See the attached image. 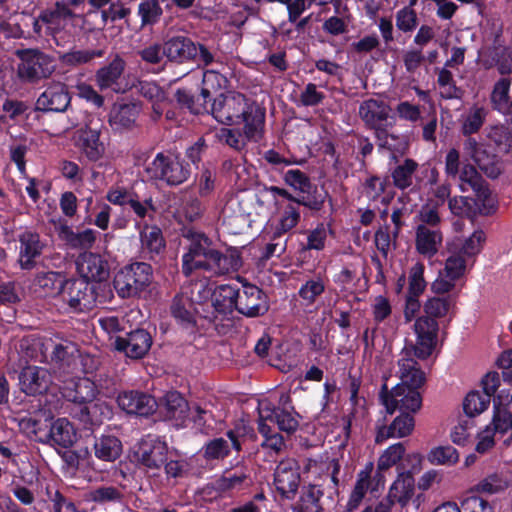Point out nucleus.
<instances>
[{
  "instance_id": "obj_20",
  "label": "nucleus",
  "mask_w": 512,
  "mask_h": 512,
  "mask_svg": "<svg viewBox=\"0 0 512 512\" xmlns=\"http://www.w3.org/2000/svg\"><path fill=\"white\" fill-rule=\"evenodd\" d=\"M119 407L127 414L147 417L157 409L156 399L138 390L123 391L117 397Z\"/></svg>"
},
{
  "instance_id": "obj_50",
  "label": "nucleus",
  "mask_w": 512,
  "mask_h": 512,
  "mask_svg": "<svg viewBox=\"0 0 512 512\" xmlns=\"http://www.w3.org/2000/svg\"><path fill=\"white\" fill-rule=\"evenodd\" d=\"M488 138L494 145V149L500 154L512 153V131L503 126H494L491 128Z\"/></svg>"
},
{
  "instance_id": "obj_11",
  "label": "nucleus",
  "mask_w": 512,
  "mask_h": 512,
  "mask_svg": "<svg viewBox=\"0 0 512 512\" xmlns=\"http://www.w3.org/2000/svg\"><path fill=\"white\" fill-rule=\"evenodd\" d=\"M75 264L79 278L93 285H109L110 263L106 255L85 251L78 255Z\"/></svg>"
},
{
  "instance_id": "obj_52",
  "label": "nucleus",
  "mask_w": 512,
  "mask_h": 512,
  "mask_svg": "<svg viewBox=\"0 0 512 512\" xmlns=\"http://www.w3.org/2000/svg\"><path fill=\"white\" fill-rule=\"evenodd\" d=\"M489 397L477 390L470 391L463 400L464 413L472 418L484 412L490 404Z\"/></svg>"
},
{
  "instance_id": "obj_13",
  "label": "nucleus",
  "mask_w": 512,
  "mask_h": 512,
  "mask_svg": "<svg viewBox=\"0 0 512 512\" xmlns=\"http://www.w3.org/2000/svg\"><path fill=\"white\" fill-rule=\"evenodd\" d=\"M270 308L266 293L255 284L244 283L239 288L236 311L247 317L257 318L265 315Z\"/></svg>"
},
{
  "instance_id": "obj_36",
  "label": "nucleus",
  "mask_w": 512,
  "mask_h": 512,
  "mask_svg": "<svg viewBox=\"0 0 512 512\" xmlns=\"http://www.w3.org/2000/svg\"><path fill=\"white\" fill-rule=\"evenodd\" d=\"M67 277L59 271H41L35 275L34 286L41 291L44 296H60Z\"/></svg>"
},
{
  "instance_id": "obj_35",
  "label": "nucleus",
  "mask_w": 512,
  "mask_h": 512,
  "mask_svg": "<svg viewBox=\"0 0 512 512\" xmlns=\"http://www.w3.org/2000/svg\"><path fill=\"white\" fill-rule=\"evenodd\" d=\"M324 495L320 486L309 484L301 488L298 500L291 505L293 512H324L321 501Z\"/></svg>"
},
{
  "instance_id": "obj_54",
  "label": "nucleus",
  "mask_w": 512,
  "mask_h": 512,
  "mask_svg": "<svg viewBox=\"0 0 512 512\" xmlns=\"http://www.w3.org/2000/svg\"><path fill=\"white\" fill-rule=\"evenodd\" d=\"M475 202L469 196H454L448 200V208L451 213L458 217L473 219L476 217L474 209Z\"/></svg>"
},
{
  "instance_id": "obj_1",
  "label": "nucleus",
  "mask_w": 512,
  "mask_h": 512,
  "mask_svg": "<svg viewBox=\"0 0 512 512\" xmlns=\"http://www.w3.org/2000/svg\"><path fill=\"white\" fill-rule=\"evenodd\" d=\"M181 236L188 241L182 256V273L188 277L196 270H203L215 276L235 273L242 267L241 252L236 247L224 252L216 249L213 241L192 226H183Z\"/></svg>"
},
{
  "instance_id": "obj_58",
  "label": "nucleus",
  "mask_w": 512,
  "mask_h": 512,
  "mask_svg": "<svg viewBox=\"0 0 512 512\" xmlns=\"http://www.w3.org/2000/svg\"><path fill=\"white\" fill-rule=\"evenodd\" d=\"M140 60L148 65L163 66L165 49L163 43L154 42L137 51Z\"/></svg>"
},
{
  "instance_id": "obj_26",
  "label": "nucleus",
  "mask_w": 512,
  "mask_h": 512,
  "mask_svg": "<svg viewBox=\"0 0 512 512\" xmlns=\"http://www.w3.org/2000/svg\"><path fill=\"white\" fill-rule=\"evenodd\" d=\"M415 427L414 415L400 412L389 425L377 428L375 443L382 444L390 438H404L412 434Z\"/></svg>"
},
{
  "instance_id": "obj_6",
  "label": "nucleus",
  "mask_w": 512,
  "mask_h": 512,
  "mask_svg": "<svg viewBox=\"0 0 512 512\" xmlns=\"http://www.w3.org/2000/svg\"><path fill=\"white\" fill-rule=\"evenodd\" d=\"M61 394L67 401L81 406L79 419L84 422L85 425L96 424L91 416L90 407L88 406V404L94 401L98 394L94 381L87 377L72 378L64 382V385L61 387Z\"/></svg>"
},
{
  "instance_id": "obj_38",
  "label": "nucleus",
  "mask_w": 512,
  "mask_h": 512,
  "mask_svg": "<svg viewBox=\"0 0 512 512\" xmlns=\"http://www.w3.org/2000/svg\"><path fill=\"white\" fill-rule=\"evenodd\" d=\"M140 242L143 252L149 254L150 259L160 255L166 247L162 230L157 225L145 224L140 231Z\"/></svg>"
},
{
  "instance_id": "obj_53",
  "label": "nucleus",
  "mask_w": 512,
  "mask_h": 512,
  "mask_svg": "<svg viewBox=\"0 0 512 512\" xmlns=\"http://www.w3.org/2000/svg\"><path fill=\"white\" fill-rule=\"evenodd\" d=\"M510 86L511 79L508 77L500 78L493 86L490 98L494 109L499 112L507 111Z\"/></svg>"
},
{
  "instance_id": "obj_44",
  "label": "nucleus",
  "mask_w": 512,
  "mask_h": 512,
  "mask_svg": "<svg viewBox=\"0 0 512 512\" xmlns=\"http://www.w3.org/2000/svg\"><path fill=\"white\" fill-rule=\"evenodd\" d=\"M137 15L141 20V28L153 27L163 16V8L159 0H141L138 4Z\"/></svg>"
},
{
  "instance_id": "obj_23",
  "label": "nucleus",
  "mask_w": 512,
  "mask_h": 512,
  "mask_svg": "<svg viewBox=\"0 0 512 512\" xmlns=\"http://www.w3.org/2000/svg\"><path fill=\"white\" fill-rule=\"evenodd\" d=\"M390 111L387 103L373 98L363 101L359 106V116L368 129L395 121Z\"/></svg>"
},
{
  "instance_id": "obj_40",
  "label": "nucleus",
  "mask_w": 512,
  "mask_h": 512,
  "mask_svg": "<svg viewBox=\"0 0 512 512\" xmlns=\"http://www.w3.org/2000/svg\"><path fill=\"white\" fill-rule=\"evenodd\" d=\"M121 453L122 443L116 436L102 435L95 438L94 454L98 459L113 462L120 457Z\"/></svg>"
},
{
  "instance_id": "obj_55",
  "label": "nucleus",
  "mask_w": 512,
  "mask_h": 512,
  "mask_svg": "<svg viewBox=\"0 0 512 512\" xmlns=\"http://www.w3.org/2000/svg\"><path fill=\"white\" fill-rule=\"evenodd\" d=\"M103 50H72L60 56L63 64L68 66H77L91 62L95 58L102 57Z\"/></svg>"
},
{
  "instance_id": "obj_33",
  "label": "nucleus",
  "mask_w": 512,
  "mask_h": 512,
  "mask_svg": "<svg viewBox=\"0 0 512 512\" xmlns=\"http://www.w3.org/2000/svg\"><path fill=\"white\" fill-rule=\"evenodd\" d=\"M51 363L64 372H73L78 364L79 350L71 341L53 344L50 354Z\"/></svg>"
},
{
  "instance_id": "obj_34",
  "label": "nucleus",
  "mask_w": 512,
  "mask_h": 512,
  "mask_svg": "<svg viewBox=\"0 0 512 512\" xmlns=\"http://www.w3.org/2000/svg\"><path fill=\"white\" fill-rule=\"evenodd\" d=\"M415 481L410 471L400 472L391 485L387 497L384 499L391 505L398 503L405 507L414 495Z\"/></svg>"
},
{
  "instance_id": "obj_60",
  "label": "nucleus",
  "mask_w": 512,
  "mask_h": 512,
  "mask_svg": "<svg viewBox=\"0 0 512 512\" xmlns=\"http://www.w3.org/2000/svg\"><path fill=\"white\" fill-rule=\"evenodd\" d=\"M485 117L486 111L483 107H472L462 124L463 135L470 136L477 133L483 126Z\"/></svg>"
},
{
  "instance_id": "obj_37",
  "label": "nucleus",
  "mask_w": 512,
  "mask_h": 512,
  "mask_svg": "<svg viewBox=\"0 0 512 512\" xmlns=\"http://www.w3.org/2000/svg\"><path fill=\"white\" fill-rule=\"evenodd\" d=\"M442 243V233L439 229L418 225L416 228L415 244L417 251L425 256H433Z\"/></svg>"
},
{
  "instance_id": "obj_5",
  "label": "nucleus",
  "mask_w": 512,
  "mask_h": 512,
  "mask_svg": "<svg viewBox=\"0 0 512 512\" xmlns=\"http://www.w3.org/2000/svg\"><path fill=\"white\" fill-rule=\"evenodd\" d=\"M30 21L35 36L51 37L58 46H63L66 27L73 24L74 19L55 3L41 10L37 17H31Z\"/></svg>"
},
{
  "instance_id": "obj_47",
  "label": "nucleus",
  "mask_w": 512,
  "mask_h": 512,
  "mask_svg": "<svg viewBox=\"0 0 512 512\" xmlns=\"http://www.w3.org/2000/svg\"><path fill=\"white\" fill-rule=\"evenodd\" d=\"M300 205L296 202H289L283 207L279 222L276 226L277 234H284L295 228L301 218Z\"/></svg>"
},
{
  "instance_id": "obj_45",
  "label": "nucleus",
  "mask_w": 512,
  "mask_h": 512,
  "mask_svg": "<svg viewBox=\"0 0 512 512\" xmlns=\"http://www.w3.org/2000/svg\"><path fill=\"white\" fill-rule=\"evenodd\" d=\"M328 197V191L324 188H318L317 185L312 183L308 191L301 192V195L296 196V200L293 202L298 203L300 206L307 207L312 211H320Z\"/></svg>"
},
{
  "instance_id": "obj_41",
  "label": "nucleus",
  "mask_w": 512,
  "mask_h": 512,
  "mask_svg": "<svg viewBox=\"0 0 512 512\" xmlns=\"http://www.w3.org/2000/svg\"><path fill=\"white\" fill-rule=\"evenodd\" d=\"M418 166V163L412 158H405L402 163L396 165L390 173L393 186L401 191L410 188Z\"/></svg>"
},
{
  "instance_id": "obj_24",
  "label": "nucleus",
  "mask_w": 512,
  "mask_h": 512,
  "mask_svg": "<svg viewBox=\"0 0 512 512\" xmlns=\"http://www.w3.org/2000/svg\"><path fill=\"white\" fill-rule=\"evenodd\" d=\"M163 45L166 60L169 62L183 64L194 60L197 56V46L187 36H172L166 39Z\"/></svg>"
},
{
  "instance_id": "obj_10",
  "label": "nucleus",
  "mask_w": 512,
  "mask_h": 512,
  "mask_svg": "<svg viewBox=\"0 0 512 512\" xmlns=\"http://www.w3.org/2000/svg\"><path fill=\"white\" fill-rule=\"evenodd\" d=\"M251 100L242 93H234L225 96L221 93L213 99L210 105L211 114L220 123L225 125H239L240 117L243 118L245 110Z\"/></svg>"
},
{
  "instance_id": "obj_14",
  "label": "nucleus",
  "mask_w": 512,
  "mask_h": 512,
  "mask_svg": "<svg viewBox=\"0 0 512 512\" xmlns=\"http://www.w3.org/2000/svg\"><path fill=\"white\" fill-rule=\"evenodd\" d=\"M153 338L144 328H135L126 332L125 336H116L113 347L132 360L143 359L151 349Z\"/></svg>"
},
{
  "instance_id": "obj_32",
  "label": "nucleus",
  "mask_w": 512,
  "mask_h": 512,
  "mask_svg": "<svg viewBox=\"0 0 512 512\" xmlns=\"http://www.w3.org/2000/svg\"><path fill=\"white\" fill-rule=\"evenodd\" d=\"M141 106L137 103L115 104L110 111L109 123L113 130H130L135 126Z\"/></svg>"
},
{
  "instance_id": "obj_63",
  "label": "nucleus",
  "mask_w": 512,
  "mask_h": 512,
  "mask_svg": "<svg viewBox=\"0 0 512 512\" xmlns=\"http://www.w3.org/2000/svg\"><path fill=\"white\" fill-rule=\"evenodd\" d=\"M451 306L450 297H432L429 298L424 304V312L426 315L423 317H431L433 319L444 317Z\"/></svg>"
},
{
  "instance_id": "obj_9",
  "label": "nucleus",
  "mask_w": 512,
  "mask_h": 512,
  "mask_svg": "<svg viewBox=\"0 0 512 512\" xmlns=\"http://www.w3.org/2000/svg\"><path fill=\"white\" fill-rule=\"evenodd\" d=\"M379 396L388 414L399 410L414 415L422 407L423 399L420 391L407 388L405 385H396L389 390L387 384L384 383Z\"/></svg>"
},
{
  "instance_id": "obj_3",
  "label": "nucleus",
  "mask_w": 512,
  "mask_h": 512,
  "mask_svg": "<svg viewBox=\"0 0 512 512\" xmlns=\"http://www.w3.org/2000/svg\"><path fill=\"white\" fill-rule=\"evenodd\" d=\"M145 172L151 181L161 182L168 187H177L191 176V165L180 152L172 149L158 152L146 166Z\"/></svg>"
},
{
  "instance_id": "obj_56",
  "label": "nucleus",
  "mask_w": 512,
  "mask_h": 512,
  "mask_svg": "<svg viewBox=\"0 0 512 512\" xmlns=\"http://www.w3.org/2000/svg\"><path fill=\"white\" fill-rule=\"evenodd\" d=\"M203 457L207 461L223 460L230 455L229 443L224 438H214L208 441L202 448Z\"/></svg>"
},
{
  "instance_id": "obj_12",
  "label": "nucleus",
  "mask_w": 512,
  "mask_h": 512,
  "mask_svg": "<svg viewBox=\"0 0 512 512\" xmlns=\"http://www.w3.org/2000/svg\"><path fill=\"white\" fill-rule=\"evenodd\" d=\"M170 314L178 326L189 334H195L198 331L197 317L203 318L205 308L200 310L195 305L193 296H190L187 292H180L172 299Z\"/></svg>"
},
{
  "instance_id": "obj_42",
  "label": "nucleus",
  "mask_w": 512,
  "mask_h": 512,
  "mask_svg": "<svg viewBox=\"0 0 512 512\" xmlns=\"http://www.w3.org/2000/svg\"><path fill=\"white\" fill-rule=\"evenodd\" d=\"M475 197H472L475 205L476 215L489 216L496 212L498 201L489 188V184L485 181L483 184L473 190Z\"/></svg>"
},
{
  "instance_id": "obj_46",
  "label": "nucleus",
  "mask_w": 512,
  "mask_h": 512,
  "mask_svg": "<svg viewBox=\"0 0 512 512\" xmlns=\"http://www.w3.org/2000/svg\"><path fill=\"white\" fill-rule=\"evenodd\" d=\"M427 460L432 465L453 466L459 461V453L451 445H440L428 452Z\"/></svg>"
},
{
  "instance_id": "obj_21",
  "label": "nucleus",
  "mask_w": 512,
  "mask_h": 512,
  "mask_svg": "<svg viewBox=\"0 0 512 512\" xmlns=\"http://www.w3.org/2000/svg\"><path fill=\"white\" fill-rule=\"evenodd\" d=\"M71 103L68 88L63 83L48 86L37 98L35 108L41 112H65Z\"/></svg>"
},
{
  "instance_id": "obj_25",
  "label": "nucleus",
  "mask_w": 512,
  "mask_h": 512,
  "mask_svg": "<svg viewBox=\"0 0 512 512\" xmlns=\"http://www.w3.org/2000/svg\"><path fill=\"white\" fill-rule=\"evenodd\" d=\"M266 110L255 101H251L245 115L240 117L239 125L243 124V135L247 141L258 142L264 134Z\"/></svg>"
},
{
  "instance_id": "obj_59",
  "label": "nucleus",
  "mask_w": 512,
  "mask_h": 512,
  "mask_svg": "<svg viewBox=\"0 0 512 512\" xmlns=\"http://www.w3.org/2000/svg\"><path fill=\"white\" fill-rule=\"evenodd\" d=\"M508 487L507 480L498 473H493L482 479L475 486V491L480 494H496L506 490Z\"/></svg>"
},
{
  "instance_id": "obj_51",
  "label": "nucleus",
  "mask_w": 512,
  "mask_h": 512,
  "mask_svg": "<svg viewBox=\"0 0 512 512\" xmlns=\"http://www.w3.org/2000/svg\"><path fill=\"white\" fill-rule=\"evenodd\" d=\"M249 474L247 469L243 467L234 471H226L224 475L217 481L219 489L227 490H240L248 485Z\"/></svg>"
},
{
  "instance_id": "obj_27",
  "label": "nucleus",
  "mask_w": 512,
  "mask_h": 512,
  "mask_svg": "<svg viewBox=\"0 0 512 512\" xmlns=\"http://www.w3.org/2000/svg\"><path fill=\"white\" fill-rule=\"evenodd\" d=\"M291 409L293 412L286 408L266 405L260 410L258 420L276 424L280 431L292 434L298 429L299 421L296 416H299V414L294 411L293 407Z\"/></svg>"
},
{
  "instance_id": "obj_43",
  "label": "nucleus",
  "mask_w": 512,
  "mask_h": 512,
  "mask_svg": "<svg viewBox=\"0 0 512 512\" xmlns=\"http://www.w3.org/2000/svg\"><path fill=\"white\" fill-rule=\"evenodd\" d=\"M81 149L87 159L96 162L102 158L105 152L104 144L100 141V132L94 129H86L80 135Z\"/></svg>"
},
{
  "instance_id": "obj_31",
  "label": "nucleus",
  "mask_w": 512,
  "mask_h": 512,
  "mask_svg": "<svg viewBox=\"0 0 512 512\" xmlns=\"http://www.w3.org/2000/svg\"><path fill=\"white\" fill-rule=\"evenodd\" d=\"M125 66V61L117 55L107 65L99 68L95 74V81L100 90L111 89L116 93L123 91L120 86V79Z\"/></svg>"
},
{
  "instance_id": "obj_61",
  "label": "nucleus",
  "mask_w": 512,
  "mask_h": 512,
  "mask_svg": "<svg viewBox=\"0 0 512 512\" xmlns=\"http://www.w3.org/2000/svg\"><path fill=\"white\" fill-rule=\"evenodd\" d=\"M405 451L406 448L402 442L390 445L378 459L379 470H388L396 465L404 456Z\"/></svg>"
},
{
  "instance_id": "obj_15",
  "label": "nucleus",
  "mask_w": 512,
  "mask_h": 512,
  "mask_svg": "<svg viewBox=\"0 0 512 512\" xmlns=\"http://www.w3.org/2000/svg\"><path fill=\"white\" fill-rule=\"evenodd\" d=\"M54 417L45 412H34L27 414H18L14 421L18 428L29 440L47 445L50 439L51 426Z\"/></svg>"
},
{
  "instance_id": "obj_22",
  "label": "nucleus",
  "mask_w": 512,
  "mask_h": 512,
  "mask_svg": "<svg viewBox=\"0 0 512 512\" xmlns=\"http://www.w3.org/2000/svg\"><path fill=\"white\" fill-rule=\"evenodd\" d=\"M19 256L18 263L22 270H32L37 266L41 257L44 243L36 232L25 231L19 235Z\"/></svg>"
},
{
  "instance_id": "obj_2",
  "label": "nucleus",
  "mask_w": 512,
  "mask_h": 512,
  "mask_svg": "<svg viewBox=\"0 0 512 512\" xmlns=\"http://www.w3.org/2000/svg\"><path fill=\"white\" fill-rule=\"evenodd\" d=\"M60 296L73 313L89 311L96 303H109L114 298L110 285H93L81 278H67Z\"/></svg>"
},
{
  "instance_id": "obj_48",
  "label": "nucleus",
  "mask_w": 512,
  "mask_h": 512,
  "mask_svg": "<svg viewBox=\"0 0 512 512\" xmlns=\"http://www.w3.org/2000/svg\"><path fill=\"white\" fill-rule=\"evenodd\" d=\"M63 233L66 243L74 249H89L96 241V232L92 229L74 232L69 227H65Z\"/></svg>"
},
{
  "instance_id": "obj_64",
  "label": "nucleus",
  "mask_w": 512,
  "mask_h": 512,
  "mask_svg": "<svg viewBox=\"0 0 512 512\" xmlns=\"http://www.w3.org/2000/svg\"><path fill=\"white\" fill-rule=\"evenodd\" d=\"M325 291V284L323 280L318 277L316 279H309L301 285L298 294L307 305H312L318 296Z\"/></svg>"
},
{
  "instance_id": "obj_7",
  "label": "nucleus",
  "mask_w": 512,
  "mask_h": 512,
  "mask_svg": "<svg viewBox=\"0 0 512 512\" xmlns=\"http://www.w3.org/2000/svg\"><path fill=\"white\" fill-rule=\"evenodd\" d=\"M167 442L158 435L147 434L135 446L134 457L139 467L159 471L168 459Z\"/></svg>"
},
{
  "instance_id": "obj_8",
  "label": "nucleus",
  "mask_w": 512,
  "mask_h": 512,
  "mask_svg": "<svg viewBox=\"0 0 512 512\" xmlns=\"http://www.w3.org/2000/svg\"><path fill=\"white\" fill-rule=\"evenodd\" d=\"M20 63L18 76L20 79L35 83L48 78L54 71L55 65L52 57L38 49H26L18 52Z\"/></svg>"
},
{
  "instance_id": "obj_17",
  "label": "nucleus",
  "mask_w": 512,
  "mask_h": 512,
  "mask_svg": "<svg viewBox=\"0 0 512 512\" xmlns=\"http://www.w3.org/2000/svg\"><path fill=\"white\" fill-rule=\"evenodd\" d=\"M301 482L300 466L295 459L280 461L274 471V486L283 499L295 498Z\"/></svg>"
},
{
  "instance_id": "obj_62",
  "label": "nucleus",
  "mask_w": 512,
  "mask_h": 512,
  "mask_svg": "<svg viewBox=\"0 0 512 512\" xmlns=\"http://www.w3.org/2000/svg\"><path fill=\"white\" fill-rule=\"evenodd\" d=\"M424 270L425 266L421 262H417L411 267L408 277V294L420 296L424 292L426 288Z\"/></svg>"
},
{
  "instance_id": "obj_30",
  "label": "nucleus",
  "mask_w": 512,
  "mask_h": 512,
  "mask_svg": "<svg viewBox=\"0 0 512 512\" xmlns=\"http://www.w3.org/2000/svg\"><path fill=\"white\" fill-rule=\"evenodd\" d=\"M48 446L53 447L58 454L60 449H70L77 441V431L67 418L53 420Z\"/></svg>"
},
{
  "instance_id": "obj_29",
  "label": "nucleus",
  "mask_w": 512,
  "mask_h": 512,
  "mask_svg": "<svg viewBox=\"0 0 512 512\" xmlns=\"http://www.w3.org/2000/svg\"><path fill=\"white\" fill-rule=\"evenodd\" d=\"M189 412L187 400L178 391H170L164 396L161 414L165 420L174 421L177 427H184Z\"/></svg>"
},
{
  "instance_id": "obj_39",
  "label": "nucleus",
  "mask_w": 512,
  "mask_h": 512,
  "mask_svg": "<svg viewBox=\"0 0 512 512\" xmlns=\"http://www.w3.org/2000/svg\"><path fill=\"white\" fill-rule=\"evenodd\" d=\"M125 495L119 487L113 485H100L90 489L85 494L87 502H93L98 505L121 504Z\"/></svg>"
},
{
  "instance_id": "obj_28",
  "label": "nucleus",
  "mask_w": 512,
  "mask_h": 512,
  "mask_svg": "<svg viewBox=\"0 0 512 512\" xmlns=\"http://www.w3.org/2000/svg\"><path fill=\"white\" fill-rule=\"evenodd\" d=\"M403 353H405V356L398 361L401 382L397 385H405L407 388L419 391L426 382L425 373L417 360L410 356L407 346H405Z\"/></svg>"
},
{
  "instance_id": "obj_57",
  "label": "nucleus",
  "mask_w": 512,
  "mask_h": 512,
  "mask_svg": "<svg viewBox=\"0 0 512 512\" xmlns=\"http://www.w3.org/2000/svg\"><path fill=\"white\" fill-rule=\"evenodd\" d=\"M258 431L264 437L262 447L269 448L275 453H279L283 450L285 447L283 436L275 432L268 423L258 420Z\"/></svg>"
},
{
  "instance_id": "obj_4",
  "label": "nucleus",
  "mask_w": 512,
  "mask_h": 512,
  "mask_svg": "<svg viewBox=\"0 0 512 512\" xmlns=\"http://www.w3.org/2000/svg\"><path fill=\"white\" fill-rule=\"evenodd\" d=\"M153 269L146 262H133L122 267L114 276L113 287L122 299L140 297L152 283Z\"/></svg>"
},
{
  "instance_id": "obj_49",
  "label": "nucleus",
  "mask_w": 512,
  "mask_h": 512,
  "mask_svg": "<svg viewBox=\"0 0 512 512\" xmlns=\"http://www.w3.org/2000/svg\"><path fill=\"white\" fill-rule=\"evenodd\" d=\"M473 161L491 179H496L501 174V162L498 156L489 153L485 148L481 152H477Z\"/></svg>"
},
{
  "instance_id": "obj_16",
  "label": "nucleus",
  "mask_w": 512,
  "mask_h": 512,
  "mask_svg": "<svg viewBox=\"0 0 512 512\" xmlns=\"http://www.w3.org/2000/svg\"><path fill=\"white\" fill-rule=\"evenodd\" d=\"M237 296H239V288L235 285L222 284L215 287L210 309H205L203 319L216 322L219 316H221L220 320H223L232 315L236 311Z\"/></svg>"
},
{
  "instance_id": "obj_18",
  "label": "nucleus",
  "mask_w": 512,
  "mask_h": 512,
  "mask_svg": "<svg viewBox=\"0 0 512 512\" xmlns=\"http://www.w3.org/2000/svg\"><path fill=\"white\" fill-rule=\"evenodd\" d=\"M416 343L411 344V350L418 359L425 360L433 352L439 331L437 320L431 317H419L414 324Z\"/></svg>"
},
{
  "instance_id": "obj_19",
  "label": "nucleus",
  "mask_w": 512,
  "mask_h": 512,
  "mask_svg": "<svg viewBox=\"0 0 512 512\" xmlns=\"http://www.w3.org/2000/svg\"><path fill=\"white\" fill-rule=\"evenodd\" d=\"M18 379L20 390L28 396L45 394L52 383L50 372L46 368L34 365L22 368Z\"/></svg>"
}]
</instances>
